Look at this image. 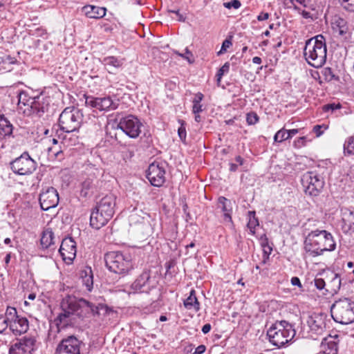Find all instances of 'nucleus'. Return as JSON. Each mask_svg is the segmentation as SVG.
<instances>
[{"instance_id":"53","label":"nucleus","mask_w":354,"mask_h":354,"mask_svg":"<svg viewBox=\"0 0 354 354\" xmlns=\"http://www.w3.org/2000/svg\"><path fill=\"white\" fill-rule=\"evenodd\" d=\"M185 250L186 254H190V256L195 254L197 252V250H195V243L194 242H192L191 243L185 246Z\"/></svg>"},{"instance_id":"50","label":"nucleus","mask_w":354,"mask_h":354,"mask_svg":"<svg viewBox=\"0 0 354 354\" xmlns=\"http://www.w3.org/2000/svg\"><path fill=\"white\" fill-rule=\"evenodd\" d=\"M223 5L227 8H234L238 9L241 7V3L239 0H232L230 2L224 3Z\"/></svg>"},{"instance_id":"46","label":"nucleus","mask_w":354,"mask_h":354,"mask_svg":"<svg viewBox=\"0 0 354 354\" xmlns=\"http://www.w3.org/2000/svg\"><path fill=\"white\" fill-rule=\"evenodd\" d=\"M94 184L93 180L88 178L82 183V194L86 196L87 192L93 187Z\"/></svg>"},{"instance_id":"25","label":"nucleus","mask_w":354,"mask_h":354,"mask_svg":"<svg viewBox=\"0 0 354 354\" xmlns=\"http://www.w3.org/2000/svg\"><path fill=\"white\" fill-rule=\"evenodd\" d=\"M102 64L109 73H114L115 69L122 66L123 59L114 56H109L103 59Z\"/></svg>"},{"instance_id":"11","label":"nucleus","mask_w":354,"mask_h":354,"mask_svg":"<svg viewBox=\"0 0 354 354\" xmlns=\"http://www.w3.org/2000/svg\"><path fill=\"white\" fill-rule=\"evenodd\" d=\"M165 162H154L149 165L147 171V178L155 187H161L165 182Z\"/></svg>"},{"instance_id":"8","label":"nucleus","mask_w":354,"mask_h":354,"mask_svg":"<svg viewBox=\"0 0 354 354\" xmlns=\"http://www.w3.org/2000/svg\"><path fill=\"white\" fill-rule=\"evenodd\" d=\"M10 167L12 171L17 174L28 175L36 169L37 162L27 152H24L10 163Z\"/></svg>"},{"instance_id":"52","label":"nucleus","mask_w":354,"mask_h":354,"mask_svg":"<svg viewBox=\"0 0 354 354\" xmlns=\"http://www.w3.org/2000/svg\"><path fill=\"white\" fill-rule=\"evenodd\" d=\"M306 137L302 136L299 137L297 140L294 141V146L296 148H301L306 145Z\"/></svg>"},{"instance_id":"36","label":"nucleus","mask_w":354,"mask_h":354,"mask_svg":"<svg viewBox=\"0 0 354 354\" xmlns=\"http://www.w3.org/2000/svg\"><path fill=\"white\" fill-rule=\"evenodd\" d=\"M325 354H337L338 346L335 341H329L323 344Z\"/></svg>"},{"instance_id":"33","label":"nucleus","mask_w":354,"mask_h":354,"mask_svg":"<svg viewBox=\"0 0 354 354\" xmlns=\"http://www.w3.org/2000/svg\"><path fill=\"white\" fill-rule=\"evenodd\" d=\"M63 136V143L67 147L74 146L78 143V136L74 134L75 132H65Z\"/></svg>"},{"instance_id":"56","label":"nucleus","mask_w":354,"mask_h":354,"mask_svg":"<svg viewBox=\"0 0 354 354\" xmlns=\"http://www.w3.org/2000/svg\"><path fill=\"white\" fill-rule=\"evenodd\" d=\"M203 110V105L201 103H193L192 112L194 114L200 113Z\"/></svg>"},{"instance_id":"12","label":"nucleus","mask_w":354,"mask_h":354,"mask_svg":"<svg viewBox=\"0 0 354 354\" xmlns=\"http://www.w3.org/2000/svg\"><path fill=\"white\" fill-rule=\"evenodd\" d=\"M86 104L99 111H105L115 110L119 105L118 100H113L109 96L104 97H88L86 100Z\"/></svg>"},{"instance_id":"7","label":"nucleus","mask_w":354,"mask_h":354,"mask_svg":"<svg viewBox=\"0 0 354 354\" xmlns=\"http://www.w3.org/2000/svg\"><path fill=\"white\" fill-rule=\"evenodd\" d=\"M85 343L75 335L63 338L55 351V354H84Z\"/></svg>"},{"instance_id":"16","label":"nucleus","mask_w":354,"mask_h":354,"mask_svg":"<svg viewBox=\"0 0 354 354\" xmlns=\"http://www.w3.org/2000/svg\"><path fill=\"white\" fill-rule=\"evenodd\" d=\"M115 207V197L112 194L103 197L96 206L97 211H101L103 214H106L111 218L114 214Z\"/></svg>"},{"instance_id":"20","label":"nucleus","mask_w":354,"mask_h":354,"mask_svg":"<svg viewBox=\"0 0 354 354\" xmlns=\"http://www.w3.org/2000/svg\"><path fill=\"white\" fill-rule=\"evenodd\" d=\"M28 328L29 323L26 317H21L10 324V330L15 335H21L26 333Z\"/></svg>"},{"instance_id":"13","label":"nucleus","mask_w":354,"mask_h":354,"mask_svg":"<svg viewBox=\"0 0 354 354\" xmlns=\"http://www.w3.org/2000/svg\"><path fill=\"white\" fill-rule=\"evenodd\" d=\"M39 204L41 208L47 211L55 207L59 203V195L54 187H48L39 194Z\"/></svg>"},{"instance_id":"63","label":"nucleus","mask_w":354,"mask_h":354,"mask_svg":"<svg viewBox=\"0 0 354 354\" xmlns=\"http://www.w3.org/2000/svg\"><path fill=\"white\" fill-rule=\"evenodd\" d=\"M133 288L136 289V290H140L142 288V285L140 283V281L139 279L136 280L133 284H132Z\"/></svg>"},{"instance_id":"4","label":"nucleus","mask_w":354,"mask_h":354,"mask_svg":"<svg viewBox=\"0 0 354 354\" xmlns=\"http://www.w3.org/2000/svg\"><path fill=\"white\" fill-rule=\"evenodd\" d=\"M295 334L294 326L286 320L276 321L267 331L270 342L279 348L290 342Z\"/></svg>"},{"instance_id":"35","label":"nucleus","mask_w":354,"mask_h":354,"mask_svg":"<svg viewBox=\"0 0 354 354\" xmlns=\"http://www.w3.org/2000/svg\"><path fill=\"white\" fill-rule=\"evenodd\" d=\"M20 317H19L17 315V310L15 308L11 307V306L7 307L6 313L4 315V318L8 323H12V322H15L16 319H18Z\"/></svg>"},{"instance_id":"5","label":"nucleus","mask_w":354,"mask_h":354,"mask_svg":"<svg viewBox=\"0 0 354 354\" xmlns=\"http://www.w3.org/2000/svg\"><path fill=\"white\" fill-rule=\"evenodd\" d=\"M333 319L341 324L354 322V301L348 298L339 299L330 308Z\"/></svg>"},{"instance_id":"31","label":"nucleus","mask_w":354,"mask_h":354,"mask_svg":"<svg viewBox=\"0 0 354 354\" xmlns=\"http://www.w3.org/2000/svg\"><path fill=\"white\" fill-rule=\"evenodd\" d=\"M17 62V59L10 55L0 57V71L5 70L6 71H12V65Z\"/></svg>"},{"instance_id":"39","label":"nucleus","mask_w":354,"mask_h":354,"mask_svg":"<svg viewBox=\"0 0 354 354\" xmlns=\"http://www.w3.org/2000/svg\"><path fill=\"white\" fill-rule=\"evenodd\" d=\"M21 351L23 353L22 338L16 339V342L12 344L9 348V354H17V351Z\"/></svg>"},{"instance_id":"21","label":"nucleus","mask_w":354,"mask_h":354,"mask_svg":"<svg viewBox=\"0 0 354 354\" xmlns=\"http://www.w3.org/2000/svg\"><path fill=\"white\" fill-rule=\"evenodd\" d=\"M85 15L91 19H100L105 16L106 9L104 7H98L93 5H86L82 8Z\"/></svg>"},{"instance_id":"54","label":"nucleus","mask_w":354,"mask_h":354,"mask_svg":"<svg viewBox=\"0 0 354 354\" xmlns=\"http://www.w3.org/2000/svg\"><path fill=\"white\" fill-rule=\"evenodd\" d=\"M323 128L326 129L327 127L325 125L318 124L313 127V131L316 134V137H319L323 134L324 131L322 130Z\"/></svg>"},{"instance_id":"55","label":"nucleus","mask_w":354,"mask_h":354,"mask_svg":"<svg viewBox=\"0 0 354 354\" xmlns=\"http://www.w3.org/2000/svg\"><path fill=\"white\" fill-rule=\"evenodd\" d=\"M328 272H334L329 268H327L326 269H324L322 272L319 273V276L323 277L325 279V281H326V283H328L333 278H330L329 277Z\"/></svg>"},{"instance_id":"38","label":"nucleus","mask_w":354,"mask_h":354,"mask_svg":"<svg viewBox=\"0 0 354 354\" xmlns=\"http://www.w3.org/2000/svg\"><path fill=\"white\" fill-rule=\"evenodd\" d=\"M344 152L354 155V136L349 137L344 144Z\"/></svg>"},{"instance_id":"15","label":"nucleus","mask_w":354,"mask_h":354,"mask_svg":"<svg viewBox=\"0 0 354 354\" xmlns=\"http://www.w3.org/2000/svg\"><path fill=\"white\" fill-rule=\"evenodd\" d=\"M59 251L64 262L71 264L76 256V243L71 237L65 238L62 241Z\"/></svg>"},{"instance_id":"59","label":"nucleus","mask_w":354,"mask_h":354,"mask_svg":"<svg viewBox=\"0 0 354 354\" xmlns=\"http://www.w3.org/2000/svg\"><path fill=\"white\" fill-rule=\"evenodd\" d=\"M206 350V347L205 345L201 344L199 345L195 350V351L192 354H203Z\"/></svg>"},{"instance_id":"41","label":"nucleus","mask_w":354,"mask_h":354,"mask_svg":"<svg viewBox=\"0 0 354 354\" xmlns=\"http://www.w3.org/2000/svg\"><path fill=\"white\" fill-rule=\"evenodd\" d=\"M288 139H289L288 131L283 128L278 131L274 136V142H281Z\"/></svg>"},{"instance_id":"28","label":"nucleus","mask_w":354,"mask_h":354,"mask_svg":"<svg viewBox=\"0 0 354 354\" xmlns=\"http://www.w3.org/2000/svg\"><path fill=\"white\" fill-rule=\"evenodd\" d=\"M12 133V125L3 115H0V137L10 136Z\"/></svg>"},{"instance_id":"27","label":"nucleus","mask_w":354,"mask_h":354,"mask_svg":"<svg viewBox=\"0 0 354 354\" xmlns=\"http://www.w3.org/2000/svg\"><path fill=\"white\" fill-rule=\"evenodd\" d=\"M184 306L187 309H194L197 312L200 309V304L196 296V291L192 290L189 292V296L184 301Z\"/></svg>"},{"instance_id":"47","label":"nucleus","mask_w":354,"mask_h":354,"mask_svg":"<svg viewBox=\"0 0 354 354\" xmlns=\"http://www.w3.org/2000/svg\"><path fill=\"white\" fill-rule=\"evenodd\" d=\"M259 121V116L254 112H250L246 115V122L249 125L255 124Z\"/></svg>"},{"instance_id":"51","label":"nucleus","mask_w":354,"mask_h":354,"mask_svg":"<svg viewBox=\"0 0 354 354\" xmlns=\"http://www.w3.org/2000/svg\"><path fill=\"white\" fill-rule=\"evenodd\" d=\"M175 53L181 57H183V59L187 60L189 63L193 62V60L190 59L192 57V53L187 48H185V53H179L177 51H176Z\"/></svg>"},{"instance_id":"43","label":"nucleus","mask_w":354,"mask_h":354,"mask_svg":"<svg viewBox=\"0 0 354 354\" xmlns=\"http://www.w3.org/2000/svg\"><path fill=\"white\" fill-rule=\"evenodd\" d=\"M314 283L315 287L319 290H322L327 288V283L325 279L323 277L319 276V273L315 277Z\"/></svg>"},{"instance_id":"18","label":"nucleus","mask_w":354,"mask_h":354,"mask_svg":"<svg viewBox=\"0 0 354 354\" xmlns=\"http://www.w3.org/2000/svg\"><path fill=\"white\" fill-rule=\"evenodd\" d=\"M111 218V217L103 214L102 212L97 211L95 207L91 214L90 225L93 228L99 230L104 226Z\"/></svg>"},{"instance_id":"44","label":"nucleus","mask_w":354,"mask_h":354,"mask_svg":"<svg viewBox=\"0 0 354 354\" xmlns=\"http://www.w3.org/2000/svg\"><path fill=\"white\" fill-rule=\"evenodd\" d=\"M230 71V63L225 62L222 67H221L216 73L217 84H219L222 77L224 74L227 73Z\"/></svg>"},{"instance_id":"30","label":"nucleus","mask_w":354,"mask_h":354,"mask_svg":"<svg viewBox=\"0 0 354 354\" xmlns=\"http://www.w3.org/2000/svg\"><path fill=\"white\" fill-rule=\"evenodd\" d=\"M332 26L333 28L338 31L339 34L341 35H344L346 32V21L339 17H334L332 21Z\"/></svg>"},{"instance_id":"57","label":"nucleus","mask_w":354,"mask_h":354,"mask_svg":"<svg viewBox=\"0 0 354 354\" xmlns=\"http://www.w3.org/2000/svg\"><path fill=\"white\" fill-rule=\"evenodd\" d=\"M341 108L340 104H328L324 106V110L328 111L329 110L333 111L335 109H339Z\"/></svg>"},{"instance_id":"1","label":"nucleus","mask_w":354,"mask_h":354,"mask_svg":"<svg viewBox=\"0 0 354 354\" xmlns=\"http://www.w3.org/2000/svg\"><path fill=\"white\" fill-rule=\"evenodd\" d=\"M103 305L95 306L93 303L74 296L67 295L62 299L60 308L62 312L55 319L58 331L68 327H75L86 317L98 315L99 309Z\"/></svg>"},{"instance_id":"58","label":"nucleus","mask_w":354,"mask_h":354,"mask_svg":"<svg viewBox=\"0 0 354 354\" xmlns=\"http://www.w3.org/2000/svg\"><path fill=\"white\" fill-rule=\"evenodd\" d=\"M169 12L176 14L178 17V19H177L178 21H185V17L183 15L180 14L178 10H169Z\"/></svg>"},{"instance_id":"22","label":"nucleus","mask_w":354,"mask_h":354,"mask_svg":"<svg viewBox=\"0 0 354 354\" xmlns=\"http://www.w3.org/2000/svg\"><path fill=\"white\" fill-rule=\"evenodd\" d=\"M80 279L86 290L91 292L93 287V274L91 267H86L84 270L80 271Z\"/></svg>"},{"instance_id":"60","label":"nucleus","mask_w":354,"mask_h":354,"mask_svg":"<svg viewBox=\"0 0 354 354\" xmlns=\"http://www.w3.org/2000/svg\"><path fill=\"white\" fill-rule=\"evenodd\" d=\"M204 97V95L201 93H198L196 94L195 97L194 98L192 103H201Z\"/></svg>"},{"instance_id":"42","label":"nucleus","mask_w":354,"mask_h":354,"mask_svg":"<svg viewBox=\"0 0 354 354\" xmlns=\"http://www.w3.org/2000/svg\"><path fill=\"white\" fill-rule=\"evenodd\" d=\"M338 1L344 10L354 12V0H338Z\"/></svg>"},{"instance_id":"45","label":"nucleus","mask_w":354,"mask_h":354,"mask_svg":"<svg viewBox=\"0 0 354 354\" xmlns=\"http://www.w3.org/2000/svg\"><path fill=\"white\" fill-rule=\"evenodd\" d=\"M178 122L180 124V127L178 129V134L180 139L184 142L185 141L187 136L185 122L182 120H179Z\"/></svg>"},{"instance_id":"37","label":"nucleus","mask_w":354,"mask_h":354,"mask_svg":"<svg viewBox=\"0 0 354 354\" xmlns=\"http://www.w3.org/2000/svg\"><path fill=\"white\" fill-rule=\"evenodd\" d=\"M108 270L112 273L113 274L115 275V278L118 277L120 278L121 276H124L126 274H127L129 271L128 267L123 268V267H106Z\"/></svg>"},{"instance_id":"61","label":"nucleus","mask_w":354,"mask_h":354,"mask_svg":"<svg viewBox=\"0 0 354 354\" xmlns=\"http://www.w3.org/2000/svg\"><path fill=\"white\" fill-rule=\"evenodd\" d=\"M269 16L270 15L268 12H261L257 16V20L259 21L266 20L269 18Z\"/></svg>"},{"instance_id":"48","label":"nucleus","mask_w":354,"mask_h":354,"mask_svg":"<svg viewBox=\"0 0 354 354\" xmlns=\"http://www.w3.org/2000/svg\"><path fill=\"white\" fill-rule=\"evenodd\" d=\"M10 324L4 318V315H0V334L5 333L8 327L10 328Z\"/></svg>"},{"instance_id":"40","label":"nucleus","mask_w":354,"mask_h":354,"mask_svg":"<svg viewBox=\"0 0 354 354\" xmlns=\"http://www.w3.org/2000/svg\"><path fill=\"white\" fill-rule=\"evenodd\" d=\"M322 73L324 77V80L326 81V82H330L332 80H338V77L335 76V75L334 74L333 70L329 68V67H326V68H324L322 71Z\"/></svg>"},{"instance_id":"29","label":"nucleus","mask_w":354,"mask_h":354,"mask_svg":"<svg viewBox=\"0 0 354 354\" xmlns=\"http://www.w3.org/2000/svg\"><path fill=\"white\" fill-rule=\"evenodd\" d=\"M54 234L52 230L47 229L42 233L40 242L42 248H48L54 244Z\"/></svg>"},{"instance_id":"24","label":"nucleus","mask_w":354,"mask_h":354,"mask_svg":"<svg viewBox=\"0 0 354 354\" xmlns=\"http://www.w3.org/2000/svg\"><path fill=\"white\" fill-rule=\"evenodd\" d=\"M31 108L29 114H37L41 115L44 113L47 109V104L44 102V97L41 96H37L33 97L31 102Z\"/></svg>"},{"instance_id":"3","label":"nucleus","mask_w":354,"mask_h":354,"mask_svg":"<svg viewBox=\"0 0 354 354\" xmlns=\"http://www.w3.org/2000/svg\"><path fill=\"white\" fill-rule=\"evenodd\" d=\"M326 45L322 35L308 39L304 49V56L307 63L314 68L322 67L326 61Z\"/></svg>"},{"instance_id":"6","label":"nucleus","mask_w":354,"mask_h":354,"mask_svg":"<svg viewBox=\"0 0 354 354\" xmlns=\"http://www.w3.org/2000/svg\"><path fill=\"white\" fill-rule=\"evenodd\" d=\"M83 113L77 108H66L59 118V125L64 132H77L83 121Z\"/></svg>"},{"instance_id":"23","label":"nucleus","mask_w":354,"mask_h":354,"mask_svg":"<svg viewBox=\"0 0 354 354\" xmlns=\"http://www.w3.org/2000/svg\"><path fill=\"white\" fill-rule=\"evenodd\" d=\"M329 277L333 278L328 283L325 291L330 295L337 293L341 287V279L339 274L335 272H328Z\"/></svg>"},{"instance_id":"64","label":"nucleus","mask_w":354,"mask_h":354,"mask_svg":"<svg viewBox=\"0 0 354 354\" xmlns=\"http://www.w3.org/2000/svg\"><path fill=\"white\" fill-rule=\"evenodd\" d=\"M211 328V325L209 324H206L202 327L201 330L204 334H207L210 331Z\"/></svg>"},{"instance_id":"32","label":"nucleus","mask_w":354,"mask_h":354,"mask_svg":"<svg viewBox=\"0 0 354 354\" xmlns=\"http://www.w3.org/2000/svg\"><path fill=\"white\" fill-rule=\"evenodd\" d=\"M248 222L247 226L252 234H254L256 227L259 226V221L256 217L255 212L249 211L248 213Z\"/></svg>"},{"instance_id":"14","label":"nucleus","mask_w":354,"mask_h":354,"mask_svg":"<svg viewBox=\"0 0 354 354\" xmlns=\"http://www.w3.org/2000/svg\"><path fill=\"white\" fill-rule=\"evenodd\" d=\"M326 316L321 313H313L309 315L306 322L309 331L313 334L322 335L326 326Z\"/></svg>"},{"instance_id":"17","label":"nucleus","mask_w":354,"mask_h":354,"mask_svg":"<svg viewBox=\"0 0 354 354\" xmlns=\"http://www.w3.org/2000/svg\"><path fill=\"white\" fill-rule=\"evenodd\" d=\"M131 257L129 254H124L119 251H111L107 252L104 256L106 266L113 264H127L131 261Z\"/></svg>"},{"instance_id":"9","label":"nucleus","mask_w":354,"mask_h":354,"mask_svg":"<svg viewBox=\"0 0 354 354\" xmlns=\"http://www.w3.org/2000/svg\"><path fill=\"white\" fill-rule=\"evenodd\" d=\"M142 122L134 115H129L120 120L117 129L122 131L131 138H137L141 133Z\"/></svg>"},{"instance_id":"49","label":"nucleus","mask_w":354,"mask_h":354,"mask_svg":"<svg viewBox=\"0 0 354 354\" xmlns=\"http://www.w3.org/2000/svg\"><path fill=\"white\" fill-rule=\"evenodd\" d=\"M232 45V41L230 39H225L223 41L221 50L217 53L218 55H221L223 53H225L227 50Z\"/></svg>"},{"instance_id":"26","label":"nucleus","mask_w":354,"mask_h":354,"mask_svg":"<svg viewBox=\"0 0 354 354\" xmlns=\"http://www.w3.org/2000/svg\"><path fill=\"white\" fill-rule=\"evenodd\" d=\"M18 100V108L22 110L24 113H30L31 108V102H32L33 97H28L26 93L22 91L20 92Z\"/></svg>"},{"instance_id":"2","label":"nucleus","mask_w":354,"mask_h":354,"mask_svg":"<svg viewBox=\"0 0 354 354\" xmlns=\"http://www.w3.org/2000/svg\"><path fill=\"white\" fill-rule=\"evenodd\" d=\"M305 249L313 256H318L324 251H333L336 243L332 234L326 230H316L310 232L306 236Z\"/></svg>"},{"instance_id":"19","label":"nucleus","mask_w":354,"mask_h":354,"mask_svg":"<svg viewBox=\"0 0 354 354\" xmlns=\"http://www.w3.org/2000/svg\"><path fill=\"white\" fill-rule=\"evenodd\" d=\"M218 208L223 212V219L225 223L232 224L231 213L232 206L231 201L225 197L221 196L218 199Z\"/></svg>"},{"instance_id":"34","label":"nucleus","mask_w":354,"mask_h":354,"mask_svg":"<svg viewBox=\"0 0 354 354\" xmlns=\"http://www.w3.org/2000/svg\"><path fill=\"white\" fill-rule=\"evenodd\" d=\"M23 353H31L34 350L35 339L31 337H24L22 338Z\"/></svg>"},{"instance_id":"62","label":"nucleus","mask_w":354,"mask_h":354,"mask_svg":"<svg viewBox=\"0 0 354 354\" xmlns=\"http://www.w3.org/2000/svg\"><path fill=\"white\" fill-rule=\"evenodd\" d=\"M291 283L292 286H297L299 288L302 287L300 279L297 277H294L291 279Z\"/></svg>"},{"instance_id":"10","label":"nucleus","mask_w":354,"mask_h":354,"mask_svg":"<svg viewBox=\"0 0 354 354\" xmlns=\"http://www.w3.org/2000/svg\"><path fill=\"white\" fill-rule=\"evenodd\" d=\"M301 183L305 193L313 196L320 193L324 185L323 179L313 171H308L302 176Z\"/></svg>"}]
</instances>
